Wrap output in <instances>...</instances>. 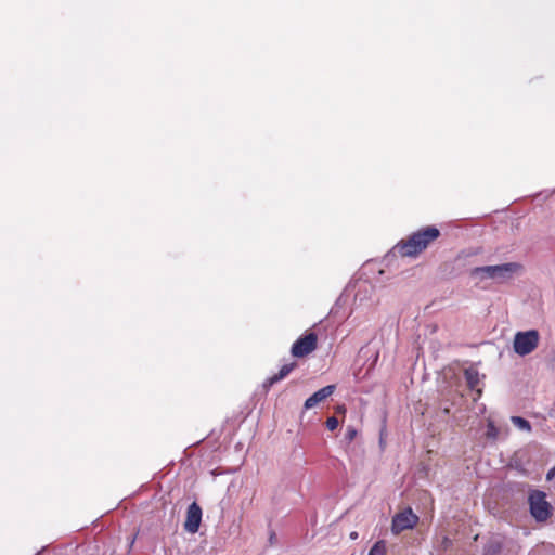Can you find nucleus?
<instances>
[{"instance_id": "dca6fc26", "label": "nucleus", "mask_w": 555, "mask_h": 555, "mask_svg": "<svg viewBox=\"0 0 555 555\" xmlns=\"http://www.w3.org/2000/svg\"><path fill=\"white\" fill-rule=\"evenodd\" d=\"M555 477V466L548 470V473L546 474V479L547 480H551Z\"/></svg>"}, {"instance_id": "20e7f679", "label": "nucleus", "mask_w": 555, "mask_h": 555, "mask_svg": "<svg viewBox=\"0 0 555 555\" xmlns=\"http://www.w3.org/2000/svg\"><path fill=\"white\" fill-rule=\"evenodd\" d=\"M530 513L537 521H545L551 516V505L544 492L534 490L529 495Z\"/></svg>"}, {"instance_id": "6e6552de", "label": "nucleus", "mask_w": 555, "mask_h": 555, "mask_svg": "<svg viewBox=\"0 0 555 555\" xmlns=\"http://www.w3.org/2000/svg\"><path fill=\"white\" fill-rule=\"evenodd\" d=\"M334 390H335V386L334 385H328V386H325V387L319 389L318 391H315L312 396H310L305 401V404H304L305 409L309 410V409L314 408L320 402H322L327 397H330L334 392Z\"/></svg>"}, {"instance_id": "7ed1b4c3", "label": "nucleus", "mask_w": 555, "mask_h": 555, "mask_svg": "<svg viewBox=\"0 0 555 555\" xmlns=\"http://www.w3.org/2000/svg\"><path fill=\"white\" fill-rule=\"evenodd\" d=\"M540 341V334L537 330L517 332L513 340V349L515 353L525 357L533 352Z\"/></svg>"}, {"instance_id": "f3484780", "label": "nucleus", "mask_w": 555, "mask_h": 555, "mask_svg": "<svg viewBox=\"0 0 555 555\" xmlns=\"http://www.w3.org/2000/svg\"><path fill=\"white\" fill-rule=\"evenodd\" d=\"M350 539H351V540H356V539H358V532H356V531L351 532V533H350Z\"/></svg>"}, {"instance_id": "423d86ee", "label": "nucleus", "mask_w": 555, "mask_h": 555, "mask_svg": "<svg viewBox=\"0 0 555 555\" xmlns=\"http://www.w3.org/2000/svg\"><path fill=\"white\" fill-rule=\"evenodd\" d=\"M318 337L315 333H309L298 338L292 346V354L297 358H302L311 353L317 348Z\"/></svg>"}, {"instance_id": "39448f33", "label": "nucleus", "mask_w": 555, "mask_h": 555, "mask_svg": "<svg viewBox=\"0 0 555 555\" xmlns=\"http://www.w3.org/2000/svg\"><path fill=\"white\" fill-rule=\"evenodd\" d=\"M417 522L418 516L412 511L411 507H408L392 517L391 532L395 535H398L404 530L414 528Z\"/></svg>"}, {"instance_id": "f257e3e1", "label": "nucleus", "mask_w": 555, "mask_h": 555, "mask_svg": "<svg viewBox=\"0 0 555 555\" xmlns=\"http://www.w3.org/2000/svg\"><path fill=\"white\" fill-rule=\"evenodd\" d=\"M440 232L435 227H426L413 233L406 241L399 242L393 250L403 257H414L438 238Z\"/></svg>"}, {"instance_id": "ddd939ff", "label": "nucleus", "mask_w": 555, "mask_h": 555, "mask_svg": "<svg viewBox=\"0 0 555 555\" xmlns=\"http://www.w3.org/2000/svg\"><path fill=\"white\" fill-rule=\"evenodd\" d=\"M487 437L490 439H498L500 435L499 428L494 425L492 421H489L487 424Z\"/></svg>"}, {"instance_id": "f8f14e48", "label": "nucleus", "mask_w": 555, "mask_h": 555, "mask_svg": "<svg viewBox=\"0 0 555 555\" xmlns=\"http://www.w3.org/2000/svg\"><path fill=\"white\" fill-rule=\"evenodd\" d=\"M369 555H386V542L379 540L371 547Z\"/></svg>"}, {"instance_id": "2eb2a0df", "label": "nucleus", "mask_w": 555, "mask_h": 555, "mask_svg": "<svg viewBox=\"0 0 555 555\" xmlns=\"http://www.w3.org/2000/svg\"><path fill=\"white\" fill-rule=\"evenodd\" d=\"M357 436V430L353 427H349L345 434V438L348 441H352Z\"/></svg>"}, {"instance_id": "1a4fd4ad", "label": "nucleus", "mask_w": 555, "mask_h": 555, "mask_svg": "<svg viewBox=\"0 0 555 555\" xmlns=\"http://www.w3.org/2000/svg\"><path fill=\"white\" fill-rule=\"evenodd\" d=\"M464 377L466 380V384L469 389L476 390L477 397L474 398V400H477L481 395V389H477V386L480 383V375L477 369L469 366L464 370Z\"/></svg>"}, {"instance_id": "9b49d317", "label": "nucleus", "mask_w": 555, "mask_h": 555, "mask_svg": "<svg viewBox=\"0 0 555 555\" xmlns=\"http://www.w3.org/2000/svg\"><path fill=\"white\" fill-rule=\"evenodd\" d=\"M511 421L520 430H524V431H527V433L531 431L530 423L527 420H525L524 417L512 416Z\"/></svg>"}, {"instance_id": "f03ea898", "label": "nucleus", "mask_w": 555, "mask_h": 555, "mask_svg": "<svg viewBox=\"0 0 555 555\" xmlns=\"http://www.w3.org/2000/svg\"><path fill=\"white\" fill-rule=\"evenodd\" d=\"M520 264L516 262H506L495 266L476 267L472 270V276L483 280H493L496 282H505L520 269Z\"/></svg>"}, {"instance_id": "0eeeda50", "label": "nucleus", "mask_w": 555, "mask_h": 555, "mask_svg": "<svg viewBox=\"0 0 555 555\" xmlns=\"http://www.w3.org/2000/svg\"><path fill=\"white\" fill-rule=\"evenodd\" d=\"M201 521L202 508L194 502L188 507L184 530L189 533H196L199 529Z\"/></svg>"}, {"instance_id": "9d476101", "label": "nucleus", "mask_w": 555, "mask_h": 555, "mask_svg": "<svg viewBox=\"0 0 555 555\" xmlns=\"http://www.w3.org/2000/svg\"><path fill=\"white\" fill-rule=\"evenodd\" d=\"M296 366V363H288V364H284L281 370L279 371L278 374H274L273 376H271L270 378H268L264 383V386L266 387H271L272 385H274L275 383L284 379L293 370L294 367Z\"/></svg>"}, {"instance_id": "4468645a", "label": "nucleus", "mask_w": 555, "mask_h": 555, "mask_svg": "<svg viewBox=\"0 0 555 555\" xmlns=\"http://www.w3.org/2000/svg\"><path fill=\"white\" fill-rule=\"evenodd\" d=\"M326 427L330 429V430H334L338 427V420L336 417H330L327 418L326 421Z\"/></svg>"}]
</instances>
